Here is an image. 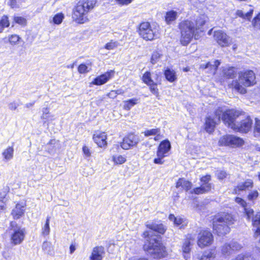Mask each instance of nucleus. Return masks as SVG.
<instances>
[{"label":"nucleus","instance_id":"nucleus-29","mask_svg":"<svg viewBox=\"0 0 260 260\" xmlns=\"http://www.w3.org/2000/svg\"><path fill=\"white\" fill-rule=\"evenodd\" d=\"M138 101L139 99L136 98L123 101V109L126 110H129L132 107L138 103Z\"/></svg>","mask_w":260,"mask_h":260},{"label":"nucleus","instance_id":"nucleus-22","mask_svg":"<svg viewBox=\"0 0 260 260\" xmlns=\"http://www.w3.org/2000/svg\"><path fill=\"white\" fill-rule=\"evenodd\" d=\"M211 189V185L210 183H203L201 186L195 188L191 190V193L197 194H203L209 192Z\"/></svg>","mask_w":260,"mask_h":260},{"label":"nucleus","instance_id":"nucleus-3","mask_svg":"<svg viewBox=\"0 0 260 260\" xmlns=\"http://www.w3.org/2000/svg\"><path fill=\"white\" fill-rule=\"evenodd\" d=\"M96 2L97 0H80L74 9L73 19L81 24L87 22V14L94 8Z\"/></svg>","mask_w":260,"mask_h":260},{"label":"nucleus","instance_id":"nucleus-54","mask_svg":"<svg viewBox=\"0 0 260 260\" xmlns=\"http://www.w3.org/2000/svg\"><path fill=\"white\" fill-rule=\"evenodd\" d=\"M19 106L18 103L14 101L9 104L8 107L11 110H15Z\"/></svg>","mask_w":260,"mask_h":260},{"label":"nucleus","instance_id":"nucleus-50","mask_svg":"<svg viewBox=\"0 0 260 260\" xmlns=\"http://www.w3.org/2000/svg\"><path fill=\"white\" fill-rule=\"evenodd\" d=\"M161 55L158 52H154L151 58V62L152 64L156 63L160 58Z\"/></svg>","mask_w":260,"mask_h":260},{"label":"nucleus","instance_id":"nucleus-7","mask_svg":"<svg viewBox=\"0 0 260 260\" xmlns=\"http://www.w3.org/2000/svg\"><path fill=\"white\" fill-rule=\"evenodd\" d=\"M241 113L234 109L226 110L224 112H222L221 119L226 126L234 130Z\"/></svg>","mask_w":260,"mask_h":260},{"label":"nucleus","instance_id":"nucleus-11","mask_svg":"<svg viewBox=\"0 0 260 260\" xmlns=\"http://www.w3.org/2000/svg\"><path fill=\"white\" fill-rule=\"evenodd\" d=\"M221 113L222 110L219 109L215 112V118L211 116L206 118L205 128L207 132L210 133L214 130L216 124L220 120Z\"/></svg>","mask_w":260,"mask_h":260},{"label":"nucleus","instance_id":"nucleus-55","mask_svg":"<svg viewBox=\"0 0 260 260\" xmlns=\"http://www.w3.org/2000/svg\"><path fill=\"white\" fill-rule=\"evenodd\" d=\"M49 114V111L48 108H44L43 109V114L41 117L42 119H47L49 118V116L48 115Z\"/></svg>","mask_w":260,"mask_h":260},{"label":"nucleus","instance_id":"nucleus-4","mask_svg":"<svg viewBox=\"0 0 260 260\" xmlns=\"http://www.w3.org/2000/svg\"><path fill=\"white\" fill-rule=\"evenodd\" d=\"M235 219L229 213H223L213 219V229L218 236H223L230 231V226L234 223Z\"/></svg>","mask_w":260,"mask_h":260},{"label":"nucleus","instance_id":"nucleus-14","mask_svg":"<svg viewBox=\"0 0 260 260\" xmlns=\"http://www.w3.org/2000/svg\"><path fill=\"white\" fill-rule=\"evenodd\" d=\"M214 37L218 44L222 47L227 46L231 43L230 37L221 30L215 31Z\"/></svg>","mask_w":260,"mask_h":260},{"label":"nucleus","instance_id":"nucleus-48","mask_svg":"<svg viewBox=\"0 0 260 260\" xmlns=\"http://www.w3.org/2000/svg\"><path fill=\"white\" fill-rule=\"evenodd\" d=\"M190 242L188 240H186L182 246L183 253H189L190 251Z\"/></svg>","mask_w":260,"mask_h":260},{"label":"nucleus","instance_id":"nucleus-18","mask_svg":"<svg viewBox=\"0 0 260 260\" xmlns=\"http://www.w3.org/2000/svg\"><path fill=\"white\" fill-rule=\"evenodd\" d=\"M171 147V144L168 140L162 141L158 146L157 156L165 157V154L170 150Z\"/></svg>","mask_w":260,"mask_h":260},{"label":"nucleus","instance_id":"nucleus-40","mask_svg":"<svg viewBox=\"0 0 260 260\" xmlns=\"http://www.w3.org/2000/svg\"><path fill=\"white\" fill-rule=\"evenodd\" d=\"M119 45V44L118 42L111 40L110 42L106 44L104 48L107 50H113L117 48Z\"/></svg>","mask_w":260,"mask_h":260},{"label":"nucleus","instance_id":"nucleus-8","mask_svg":"<svg viewBox=\"0 0 260 260\" xmlns=\"http://www.w3.org/2000/svg\"><path fill=\"white\" fill-rule=\"evenodd\" d=\"M139 34L141 38L146 41H151L157 37V30L152 28L149 22L141 23L139 28Z\"/></svg>","mask_w":260,"mask_h":260},{"label":"nucleus","instance_id":"nucleus-49","mask_svg":"<svg viewBox=\"0 0 260 260\" xmlns=\"http://www.w3.org/2000/svg\"><path fill=\"white\" fill-rule=\"evenodd\" d=\"M258 196V192L257 190H254L250 192L248 195V199L249 201H253L257 199Z\"/></svg>","mask_w":260,"mask_h":260},{"label":"nucleus","instance_id":"nucleus-16","mask_svg":"<svg viewBox=\"0 0 260 260\" xmlns=\"http://www.w3.org/2000/svg\"><path fill=\"white\" fill-rule=\"evenodd\" d=\"M114 74L113 70H110V71L106 72L96 78L92 82V83L94 85H101L106 83L110 79H111Z\"/></svg>","mask_w":260,"mask_h":260},{"label":"nucleus","instance_id":"nucleus-33","mask_svg":"<svg viewBox=\"0 0 260 260\" xmlns=\"http://www.w3.org/2000/svg\"><path fill=\"white\" fill-rule=\"evenodd\" d=\"M142 80L143 82L146 84L147 85H152L153 84L154 81L152 79L151 77V73L149 72H146L142 76Z\"/></svg>","mask_w":260,"mask_h":260},{"label":"nucleus","instance_id":"nucleus-37","mask_svg":"<svg viewBox=\"0 0 260 260\" xmlns=\"http://www.w3.org/2000/svg\"><path fill=\"white\" fill-rule=\"evenodd\" d=\"M223 74L225 77L228 78H234L236 75V72L234 68H229L224 70Z\"/></svg>","mask_w":260,"mask_h":260},{"label":"nucleus","instance_id":"nucleus-43","mask_svg":"<svg viewBox=\"0 0 260 260\" xmlns=\"http://www.w3.org/2000/svg\"><path fill=\"white\" fill-rule=\"evenodd\" d=\"M91 70V68L84 63L81 64L78 68V71L80 74H85Z\"/></svg>","mask_w":260,"mask_h":260},{"label":"nucleus","instance_id":"nucleus-27","mask_svg":"<svg viewBox=\"0 0 260 260\" xmlns=\"http://www.w3.org/2000/svg\"><path fill=\"white\" fill-rule=\"evenodd\" d=\"M42 250L45 254L48 255H53L54 254V249L50 242L45 241L43 243L42 246Z\"/></svg>","mask_w":260,"mask_h":260},{"label":"nucleus","instance_id":"nucleus-20","mask_svg":"<svg viewBox=\"0 0 260 260\" xmlns=\"http://www.w3.org/2000/svg\"><path fill=\"white\" fill-rule=\"evenodd\" d=\"M215 256V250L211 249L205 251L201 256L197 254L193 258L194 260H214Z\"/></svg>","mask_w":260,"mask_h":260},{"label":"nucleus","instance_id":"nucleus-44","mask_svg":"<svg viewBox=\"0 0 260 260\" xmlns=\"http://www.w3.org/2000/svg\"><path fill=\"white\" fill-rule=\"evenodd\" d=\"M233 260H254V259L249 254H241Z\"/></svg>","mask_w":260,"mask_h":260},{"label":"nucleus","instance_id":"nucleus-10","mask_svg":"<svg viewBox=\"0 0 260 260\" xmlns=\"http://www.w3.org/2000/svg\"><path fill=\"white\" fill-rule=\"evenodd\" d=\"M10 230L13 231L11 240L14 244H18L22 242L24 237V232L21 229L17 224L14 221L10 223Z\"/></svg>","mask_w":260,"mask_h":260},{"label":"nucleus","instance_id":"nucleus-42","mask_svg":"<svg viewBox=\"0 0 260 260\" xmlns=\"http://www.w3.org/2000/svg\"><path fill=\"white\" fill-rule=\"evenodd\" d=\"M9 42L12 45H15L21 39L20 37L17 35H12L9 36Z\"/></svg>","mask_w":260,"mask_h":260},{"label":"nucleus","instance_id":"nucleus-52","mask_svg":"<svg viewBox=\"0 0 260 260\" xmlns=\"http://www.w3.org/2000/svg\"><path fill=\"white\" fill-rule=\"evenodd\" d=\"M14 21L15 23L20 25H25L26 24V19L22 17L15 16L14 17Z\"/></svg>","mask_w":260,"mask_h":260},{"label":"nucleus","instance_id":"nucleus-35","mask_svg":"<svg viewBox=\"0 0 260 260\" xmlns=\"http://www.w3.org/2000/svg\"><path fill=\"white\" fill-rule=\"evenodd\" d=\"M126 160V157L121 155H113L112 157V160L117 165H121L124 163Z\"/></svg>","mask_w":260,"mask_h":260},{"label":"nucleus","instance_id":"nucleus-60","mask_svg":"<svg viewBox=\"0 0 260 260\" xmlns=\"http://www.w3.org/2000/svg\"><path fill=\"white\" fill-rule=\"evenodd\" d=\"M157 157H158L157 158H156L154 159V162L155 164H162L163 161L162 160V159L164 157H160V156H157Z\"/></svg>","mask_w":260,"mask_h":260},{"label":"nucleus","instance_id":"nucleus-1","mask_svg":"<svg viewBox=\"0 0 260 260\" xmlns=\"http://www.w3.org/2000/svg\"><path fill=\"white\" fill-rule=\"evenodd\" d=\"M148 228L152 231H145L143 233L146 242L143 248L154 258H159L165 256L166 254L165 248L161 242L160 237L157 235H152V232H155L163 234L166 229L162 223H151L146 224Z\"/></svg>","mask_w":260,"mask_h":260},{"label":"nucleus","instance_id":"nucleus-26","mask_svg":"<svg viewBox=\"0 0 260 260\" xmlns=\"http://www.w3.org/2000/svg\"><path fill=\"white\" fill-rule=\"evenodd\" d=\"M164 75L166 79L170 82H173L177 80V76L174 70L168 68L165 71Z\"/></svg>","mask_w":260,"mask_h":260},{"label":"nucleus","instance_id":"nucleus-57","mask_svg":"<svg viewBox=\"0 0 260 260\" xmlns=\"http://www.w3.org/2000/svg\"><path fill=\"white\" fill-rule=\"evenodd\" d=\"M211 180V176L209 175H207L202 177L201 178V182L203 183H209L208 182Z\"/></svg>","mask_w":260,"mask_h":260},{"label":"nucleus","instance_id":"nucleus-15","mask_svg":"<svg viewBox=\"0 0 260 260\" xmlns=\"http://www.w3.org/2000/svg\"><path fill=\"white\" fill-rule=\"evenodd\" d=\"M253 12V8L251 6H245L241 10H238L236 14L237 16L243 19L250 21Z\"/></svg>","mask_w":260,"mask_h":260},{"label":"nucleus","instance_id":"nucleus-2","mask_svg":"<svg viewBox=\"0 0 260 260\" xmlns=\"http://www.w3.org/2000/svg\"><path fill=\"white\" fill-rule=\"evenodd\" d=\"M208 20V16L205 14L194 15L190 19L182 21L179 24L181 32L180 42L186 46L193 38L197 40L200 33L203 31L202 27Z\"/></svg>","mask_w":260,"mask_h":260},{"label":"nucleus","instance_id":"nucleus-38","mask_svg":"<svg viewBox=\"0 0 260 260\" xmlns=\"http://www.w3.org/2000/svg\"><path fill=\"white\" fill-rule=\"evenodd\" d=\"M232 249L230 244H225L221 248L222 254L224 255H229L232 254Z\"/></svg>","mask_w":260,"mask_h":260},{"label":"nucleus","instance_id":"nucleus-17","mask_svg":"<svg viewBox=\"0 0 260 260\" xmlns=\"http://www.w3.org/2000/svg\"><path fill=\"white\" fill-rule=\"evenodd\" d=\"M105 254V248L103 246H95L93 248L89 259V260H102Z\"/></svg>","mask_w":260,"mask_h":260},{"label":"nucleus","instance_id":"nucleus-19","mask_svg":"<svg viewBox=\"0 0 260 260\" xmlns=\"http://www.w3.org/2000/svg\"><path fill=\"white\" fill-rule=\"evenodd\" d=\"M93 139L95 143L100 147L107 145V135L104 132H96L93 135Z\"/></svg>","mask_w":260,"mask_h":260},{"label":"nucleus","instance_id":"nucleus-61","mask_svg":"<svg viewBox=\"0 0 260 260\" xmlns=\"http://www.w3.org/2000/svg\"><path fill=\"white\" fill-rule=\"evenodd\" d=\"M121 5H128L131 3L132 0H116Z\"/></svg>","mask_w":260,"mask_h":260},{"label":"nucleus","instance_id":"nucleus-21","mask_svg":"<svg viewBox=\"0 0 260 260\" xmlns=\"http://www.w3.org/2000/svg\"><path fill=\"white\" fill-rule=\"evenodd\" d=\"M253 185V182L251 179H247L244 182L240 183L235 187L234 191L237 193V190L243 191L249 188H252Z\"/></svg>","mask_w":260,"mask_h":260},{"label":"nucleus","instance_id":"nucleus-53","mask_svg":"<svg viewBox=\"0 0 260 260\" xmlns=\"http://www.w3.org/2000/svg\"><path fill=\"white\" fill-rule=\"evenodd\" d=\"M235 202L241 205L242 207H244V209L245 208H247L246 207V202L243 199H242V198H239V197H237L235 199Z\"/></svg>","mask_w":260,"mask_h":260},{"label":"nucleus","instance_id":"nucleus-24","mask_svg":"<svg viewBox=\"0 0 260 260\" xmlns=\"http://www.w3.org/2000/svg\"><path fill=\"white\" fill-rule=\"evenodd\" d=\"M192 185V184L191 182L184 178H179L176 183V188L181 187L182 189L187 191L191 189Z\"/></svg>","mask_w":260,"mask_h":260},{"label":"nucleus","instance_id":"nucleus-58","mask_svg":"<svg viewBox=\"0 0 260 260\" xmlns=\"http://www.w3.org/2000/svg\"><path fill=\"white\" fill-rule=\"evenodd\" d=\"M83 152L85 156L89 157L91 155V152L89 149L86 146H84L82 148Z\"/></svg>","mask_w":260,"mask_h":260},{"label":"nucleus","instance_id":"nucleus-36","mask_svg":"<svg viewBox=\"0 0 260 260\" xmlns=\"http://www.w3.org/2000/svg\"><path fill=\"white\" fill-rule=\"evenodd\" d=\"M10 23L8 21V18L6 16H3L0 20V32H2L5 27H8Z\"/></svg>","mask_w":260,"mask_h":260},{"label":"nucleus","instance_id":"nucleus-59","mask_svg":"<svg viewBox=\"0 0 260 260\" xmlns=\"http://www.w3.org/2000/svg\"><path fill=\"white\" fill-rule=\"evenodd\" d=\"M19 3L18 0H11L10 5L12 8H17L19 6Z\"/></svg>","mask_w":260,"mask_h":260},{"label":"nucleus","instance_id":"nucleus-64","mask_svg":"<svg viewBox=\"0 0 260 260\" xmlns=\"http://www.w3.org/2000/svg\"><path fill=\"white\" fill-rule=\"evenodd\" d=\"M76 250V247L74 245L71 244L70 247V253L72 254Z\"/></svg>","mask_w":260,"mask_h":260},{"label":"nucleus","instance_id":"nucleus-25","mask_svg":"<svg viewBox=\"0 0 260 260\" xmlns=\"http://www.w3.org/2000/svg\"><path fill=\"white\" fill-rule=\"evenodd\" d=\"M220 62L218 60H216L213 62H208L206 64H202L201 67L203 69L210 68L213 74H215L218 67L220 65Z\"/></svg>","mask_w":260,"mask_h":260},{"label":"nucleus","instance_id":"nucleus-12","mask_svg":"<svg viewBox=\"0 0 260 260\" xmlns=\"http://www.w3.org/2000/svg\"><path fill=\"white\" fill-rule=\"evenodd\" d=\"M213 237L212 233L206 230L202 231L199 234L198 245L201 248H204L212 244Z\"/></svg>","mask_w":260,"mask_h":260},{"label":"nucleus","instance_id":"nucleus-41","mask_svg":"<svg viewBox=\"0 0 260 260\" xmlns=\"http://www.w3.org/2000/svg\"><path fill=\"white\" fill-rule=\"evenodd\" d=\"M160 131L159 128H152L150 129H148L143 132L145 136L149 137L150 136H155L157 134H158L159 131Z\"/></svg>","mask_w":260,"mask_h":260},{"label":"nucleus","instance_id":"nucleus-47","mask_svg":"<svg viewBox=\"0 0 260 260\" xmlns=\"http://www.w3.org/2000/svg\"><path fill=\"white\" fill-rule=\"evenodd\" d=\"M252 23L255 28L260 29V13L253 19Z\"/></svg>","mask_w":260,"mask_h":260},{"label":"nucleus","instance_id":"nucleus-28","mask_svg":"<svg viewBox=\"0 0 260 260\" xmlns=\"http://www.w3.org/2000/svg\"><path fill=\"white\" fill-rule=\"evenodd\" d=\"M14 149L12 147H8L2 153L3 156L5 160H11L13 157Z\"/></svg>","mask_w":260,"mask_h":260},{"label":"nucleus","instance_id":"nucleus-39","mask_svg":"<svg viewBox=\"0 0 260 260\" xmlns=\"http://www.w3.org/2000/svg\"><path fill=\"white\" fill-rule=\"evenodd\" d=\"M156 78L155 80L156 82L158 81V75L156 74ZM149 86L150 90L151 92L154 95H157L158 94V89L157 88V82H153V84L152 85H148Z\"/></svg>","mask_w":260,"mask_h":260},{"label":"nucleus","instance_id":"nucleus-56","mask_svg":"<svg viewBox=\"0 0 260 260\" xmlns=\"http://www.w3.org/2000/svg\"><path fill=\"white\" fill-rule=\"evenodd\" d=\"M6 210V204L1 198H0V214L4 212Z\"/></svg>","mask_w":260,"mask_h":260},{"label":"nucleus","instance_id":"nucleus-34","mask_svg":"<svg viewBox=\"0 0 260 260\" xmlns=\"http://www.w3.org/2000/svg\"><path fill=\"white\" fill-rule=\"evenodd\" d=\"M177 17V13L174 11H169L166 15V21L168 23L174 21Z\"/></svg>","mask_w":260,"mask_h":260},{"label":"nucleus","instance_id":"nucleus-45","mask_svg":"<svg viewBox=\"0 0 260 260\" xmlns=\"http://www.w3.org/2000/svg\"><path fill=\"white\" fill-rule=\"evenodd\" d=\"M64 18V16L62 13H58L56 14L53 18V21L55 24H60Z\"/></svg>","mask_w":260,"mask_h":260},{"label":"nucleus","instance_id":"nucleus-9","mask_svg":"<svg viewBox=\"0 0 260 260\" xmlns=\"http://www.w3.org/2000/svg\"><path fill=\"white\" fill-rule=\"evenodd\" d=\"M219 144L222 146L239 147L244 144V141L242 139L234 135H226L219 139Z\"/></svg>","mask_w":260,"mask_h":260},{"label":"nucleus","instance_id":"nucleus-13","mask_svg":"<svg viewBox=\"0 0 260 260\" xmlns=\"http://www.w3.org/2000/svg\"><path fill=\"white\" fill-rule=\"evenodd\" d=\"M138 143V137L133 134H130L123 138L120 146L122 149L128 150L130 148L135 146Z\"/></svg>","mask_w":260,"mask_h":260},{"label":"nucleus","instance_id":"nucleus-63","mask_svg":"<svg viewBox=\"0 0 260 260\" xmlns=\"http://www.w3.org/2000/svg\"><path fill=\"white\" fill-rule=\"evenodd\" d=\"M155 136H156L154 138V140L155 141H158L162 138V135H160V131H159L158 134H157Z\"/></svg>","mask_w":260,"mask_h":260},{"label":"nucleus","instance_id":"nucleus-6","mask_svg":"<svg viewBox=\"0 0 260 260\" xmlns=\"http://www.w3.org/2000/svg\"><path fill=\"white\" fill-rule=\"evenodd\" d=\"M252 123L253 121L250 116L241 113L237 123L234 127V131L246 134L251 129Z\"/></svg>","mask_w":260,"mask_h":260},{"label":"nucleus","instance_id":"nucleus-51","mask_svg":"<svg viewBox=\"0 0 260 260\" xmlns=\"http://www.w3.org/2000/svg\"><path fill=\"white\" fill-rule=\"evenodd\" d=\"M230 245L233 250H240L242 246L241 244L238 243V242L236 241H231L230 242Z\"/></svg>","mask_w":260,"mask_h":260},{"label":"nucleus","instance_id":"nucleus-32","mask_svg":"<svg viewBox=\"0 0 260 260\" xmlns=\"http://www.w3.org/2000/svg\"><path fill=\"white\" fill-rule=\"evenodd\" d=\"M49 222L50 217H47L45 223L42 228V235L43 236H47L50 233V229L49 226Z\"/></svg>","mask_w":260,"mask_h":260},{"label":"nucleus","instance_id":"nucleus-23","mask_svg":"<svg viewBox=\"0 0 260 260\" xmlns=\"http://www.w3.org/2000/svg\"><path fill=\"white\" fill-rule=\"evenodd\" d=\"M24 206L20 204H16L14 209L12 211V215L14 219H19L24 213Z\"/></svg>","mask_w":260,"mask_h":260},{"label":"nucleus","instance_id":"nucleus-5","mask_svg":"<svg viewBox=\"0 0 260 260\" xmlns=\"http://www.w3.org/2000/svg\"><path fill=\"white\" fill-rule=\"evenodd\" d=\"M255 84V74L251 70L239 73L238 79L233 83L235 89L242 94L246 92V87L253 86Z\"/></svg>","mask_w":260,"mask_h":260},{"label":"nucleus","instance_id":"nucleus-30","mask_svg":"<svg viewBox=\"0 0 260 260\" xmlns=\"http://www.w3.org/2000/svg\"><path fill=\"white\" fill-rule=\"evenodd\" d=\"M253 134L254 137L260 138V119L257 118H255Z\"/></svg>","mask_w":260,"mask_h":260},{"label":"nucleus","instance_id":"nucleus-62","mask_svg":"<svg viewBox=\"0 0 260 260\" xmlns=\"http://www.w3.org/2000/svg\"><path fill=\"white\" fill-rule=\"evenodd\" d=\"M107 95L111 99H114L117 96V95L116 94V92L115 90H111L108 94Z\"/></svg>","mask_w":260,"mask_h":260},{"label":"nucleus","instance_id":"nucleus-46","mask_svg":"<svg viewBox=\"0 0 260 260\" xmlns=\"http://www.w3.org/2000/svg\"><path fill=\"white\" fill-rule=\"evenodd\" d=\"M215 174L217 178L220 180H222L228 176L226 172L223 170H217Z\"/></svg>","mask_w":260,"mask_h":260},{"label":"nucleus","instance_id":"nucleus-31","mask_svg":"<svg viewBox=\"0 0 260 260\" xmlns=\"http://www.w3.org/2000/svg\"><path fill=\"white\" fill-rule=\"evenodd\" d=\"M187 221L185 218L177 216L174 223L175 225L180 226V228H184L187 225Z\"/></svg>","mask_w":260,"mask_h":260}]
</instances>
